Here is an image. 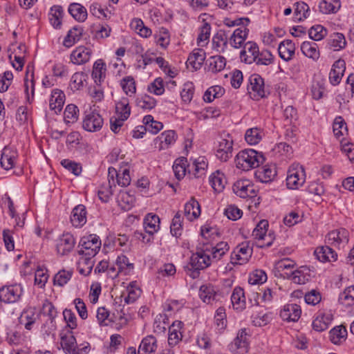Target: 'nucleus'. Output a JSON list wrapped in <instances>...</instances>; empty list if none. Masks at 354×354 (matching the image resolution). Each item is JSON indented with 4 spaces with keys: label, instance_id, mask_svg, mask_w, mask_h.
I'll return each mask as SVG.
<instances>
[{
    "label": "nucleus",
    "instance_id": "obj_1",
    "mask_svg": "<svg viewBox=\"0 0 354 354\" xmlns=\"http://www.w3.org/2000/svg\"><path fill=\"white\" fill-rule=\"evenodd\" d=\"M209 251V244L205 243L202 247H198L197 252L190 257L189 263L186 268L187 274L192 279L198 278L200 271L211 265L212 259L208 254Z\"/></svg>",
    "mask_w": 354,
    "mask_h": 354
},
{
    "label": "nucleus",
    "instance_id": "obj_2",
    "mask_svg": "<svg viewBox=\"0 0 354 354\" xmlns=\"http://www.w3.org/2000/svg\"><path fill=\"white\" fill-rule=\"evenodd\" d=\"M265 160L262 153L252 149L241 151L235 158L236 167L243 171L258 167Z\"/></svg>",
    "mask_w": 354,
    "mask_h": 354
},
{
    "label": "nucleus",
    "instance_id": "obj_3",
    "mask_svg": "<svg viewBox=\"0 0 354 354\" xmlns=\"http://www.w3.org/2000/svg\"><path fill=\"white\" fill-rule=\"evenodd\" d=\"M101 248V240L96 234L83 236L77 246L80 255L95 257Z\"/></svg>",
    "mask_w": 354,
    "mask_h": 354
},
{
    "label": "nucleus",
    "instance_id": "obj_4",
    "mask_svg": "<svg viewBox=\"0 0 354 354\" xmlns=\"http://www.w3.org/2000/svg\"><path fill=\"white\" fill-rule=\"evenodd\" d=\"M305 182V172L302 166L292 165L286 178V185L290 189H297Z\"/></svg>",
    "mask_w": 354,
    "mask_h": 354
},
{
    "label": "nucleus",
    "instance_id": "obj_5",
    "mask_svg": "<svg viewBox=\"0 0 354 354\" xmlns=\"http://www.w3.org/2000/svg\"><path fill=\"white\" fill-rule=\"evenodd\" d=\"M232 189L234 194L243 198H254L258 192L254 185L247 179L237 180L234 184Z\"/></svg>",
    "mask_w": 354,
    "mask_h": 354
},
{
    "label": "nucleus",
    "instance_id": "obj_6",
    "mask_svg": "<svg viewBox=\"0 0 354 354\" xmlns=\"http://www.w3.org/2000/svg\"><path fill=\"white\" fill-rule=\"evenodd\" d=\"M103 118L95 109H90L86 111L83 120V128L88 131L95 132L101 129L103 125Z\"/></svg>",
    "mask_w": 354,
    "mask_h": 354
},
{
    "label": "nucleus",
    "instance_id": "obj_7",
    "mask_svg": "<svg viewBox=\"0 0 354 354\" xmlns=\"http://www.w3.org/2000/svg\"><path fill=\"white\" fill-rule=\"evenodd\" d=\"M252 254V248L248 243L238 245L231 255V262L233 264L242 265L247 263Z\"/></svg>",
    "mask_w": 354,
    "mask_h": 354
},
{
    "label": "nucleus",
    "instance_id": "obj_8",
    "mask_svg": "<svg viewBox=\"0 0 354 354\" xmlns=\"http://www.w3.org/2000/svg\"><path fill=\"white\" fill-rule=\"evenodd\" d=\"M249 93L251 97L258 100L266 96L263 79L258 74H253L249 78Z\"/></svg>",
    "mask_w": 354,
    "mask_h": 354
},
{
    "label": "nucleus",
    "instance_id": "obj_9",
    "mask_svg": "<svg viewBox=\"0 0 354 354\" xmlns=\"http://www.w3.org/2000/svg\"><path fill=\"white\" fill-rule=\"evenodd\" d=\"M21 293L22 289L18 285L3 286L0 288V301L15 303L19 299Z\"/></svg>",
    "mask_w": 354,
    "mask_h": 354
},
{
    "label": "nucleus",
    "instance_id": "obj_10",
    "mask_svg": "<svg viewBox=\"0 0 354 354\" xmlns=\"http://www.w3.org/2000/svg\"><path fill=\"white\" fill-rule=\"evenodd\" d=\"M39 318V315L37 313V310L34 307H28L23 310L19 318V322L23 325L24 328L30 330L32 329L33 326Z\"/></svg>",
    "mask_w": 354,
    "mask_h": 354
},
{
    "label": "nucleus",
    "instance_id": "obj_11",
    "mask_svg": "<svg viewBox=\"0 0 354 354\" xmlns=\"http://www.w3.org/2000/svg\"><path fill=\"white\" fill-rule=\"evenodd\" d=\"M228 138H221L218 142L216 156L221 161L225 162L232 157L233 140L227 135Z\"/></svg>",
    "mask_w": 354,
    "mask_h": 354
},
{
    "label": "nucleus",
    "instance_id": "obj_12",
    "mask_svg": "<svg viewBox=\"0 0 354 354\" xmlns=\"http://www.w3.org/2000/svg\"><path fill=\"white\" fill-rule=\"evenodd\" d=\"M75 243V239L71 234H63L57 243V252L61 255L68 254L73 250Z\"/></svg>",
    "mask_w": 354,
    "mask_h": 354
},
{
    "label": "nucleus",
    "instance_id": "obj_13",
    "mask_svg": "<svg viewBox=\"0 0 354 354\" xmlns=\"http://www.w3.org/2000/svg\"><path fill=\"white\" fill-rule=\"evenodd\" d=\"M177 138L176 132L173 130L165 131L154 140V145L159 151L168 148L174 144Z\"/></svg>",
    "mask_w": 354,
    "mask_h": 354
},
{
    "label": "nucleus",
    "instance_id": "obj_14",
    "mask_svg": "<svg viewBox=\"0 0 354 354\" xmlns=\"http://www.w3.org/2000/svg\"><path fill=\"white\" fill-rule=\"evenodd\" d=\"M301 314L299 306L295 304H288L283 306L280 312V316L283 320L287 322H297Z\"/></svg>",
    "mask_w": 354,
    "mask_h": 354
},
{
    "label": "nucleus",
    "instance_id": "obj_15",
    "mask_svg": "<svg viewBox=\"0 0 354 354\" xmlns=\"http://www.w3.org/2000/svg\"><path fill=\"white\" fill-rule=\"evenodd\" d=\"M201 299L207 304L218 301L223 297L221 293L217 292L212 286L203 285L199 290Z\"/></svg>",
    "mask_w": 354,
    "mask_h": 354
},
{
    "label": "nucleus",
    "instance_id": "obj_16",
    "mask_svg": "<svg viewBox=\"0 0 354 354\" xmlns=\"http://www.w3.org/2000/svg\"><path fill=\"white\" fill-rule=\"evenodd\" d=\"M326 242L334 246H338L341 243H347L348 242V230L341 228L330 232L326 236Z\"/></svg>",
    "mask_w": 354,
    "mask_h": 354
},
{
    "label": "nucleus",
    "instance_id": "obj_17",
    "mask_svg": "<svg viewBox=\"0 0 354 354\" xmlns=\"http://www.w3.org/2000/svg\"><path fill=\"white\" fill-rule=\"evenodd\" d=\"M91 49L85 46L76 48L71 55V60L75 64H83L87 62L91 56Z\"/></svg>",
    "mask_w": 354,
    "mask_h": 354
},
{
    "label": "nucleus",
    "instance_id": "obj_18",
    "mask_svg": "<svg viewBox=\"0 0 354 354\" xmlns=\"http://www.w3.org/2000/svg\"><path fill=\"white\" fill-rule=\"evenodd\" d=\"M71 222L75 227H81L86 223V209L84 205H78L73 209Z\"/></svg>",
    "mask_w": 354,
    "mask_h": 354
},
{
    "label": "nucleus",
    "instance_id": "obj_19",
    "mask_svg": "<svg viewBox=\"0 0 354 354\" xmlns=\"http://www.w3.org/2000/svg\"><path fill=\"white\" fill-rule=\"evenodd\" d=\"M259 52L258 45L253 41H248L245 44L243 49L240 53L241 59H244L245 63L251 64L255 60Z\"/></svg>",
    "mask_w": 354,
    "mask_h": 354
},
{
    "label": "nucleus",
    "instance_id": "obj_20",
    "mask_svg": "<svg viewBox=\"0 0 354 354\" xmlns=\"http://www.w3.org/2000/svg\"><path fill=\"white\" fill-rule=\"evenodd\" d=\"M345 71V62L344 60L339 59L336 61L329 73V80L333 85H337L343 76Z\"/></svg>",
    "mask_w": 354,
    "mask_h": 354
},
{
    "label": "nucleus",
    "instance_id": "obj_21",
    "mask_svg": "<svg viewBox=\"0 0 354 354\" xmlns=\"http://www.w3.org/2000/svg\"><path fill=\"white\" fill-rule=\"evenodd\" d=\"M314 254L321 262L335 261L337 260V253L329 246H320L315 249Z\"/></svg>",
    "mask_w": 354,
    "mask_h": 354
},
{
    "label": "nucleus",
    "instance_id": "obj_22",
    "mask_svg": "<svg viewBox=\"0 0 354 354\" xmlns=\"http://www.w3.org/2000/svg\"><path fill=\"white\" fill-rule=\"evenodd\" d=\"M61 346L66 354H79L76 339L71 332L61 337Z\"/></svg>",
    "mask_w": 354,
    "mask_h": 354
},
{
    "label": "nucleus",
    "instance_id": "obj_23",
    "mask_svg": "<svg viewBox=\"0 0 354 354\" xmlns=\"http://www.w3.org/2000/svg\"><path fill=\"white\" fill-rule=\"evenodd\" d=\"M157 340L153 335L142 339L138 350V354H151L157 349Z\"/></svg>",
    "mask_w": 354,
    "mask_h": 354
},
{
    "label": "nucleus",
    "instance_id": "obj_24",
    "mask_svg": "<svg viewBox=\"0 0 354 354\" xmlns=\"http://www.w3.org/2000/svg\"><path fill=\"white\" fill-rule=\"evenodd\" d=\"M295 44L290 39L281 41L278 47L279 55L285 61L290 60L295 54Z\"/></svg>",
    "mask_w": 354,
    "mask_h": 354
},
{
    "label": "nucleus",
    "instance_id": "obj_25",
    "mask_svg": "<svg viewBox=\"0 0 354 354\" xmlns=\"http://www.w3.org/2000/svg\"><path fill=\"white\" fill-rule=\"evenodd\" d=\"M106 67L105 62L99 59L96 60L93 66L92 77L97 84H100L106 77Z\"/></svg>",
    "mask_w": 354,
    "mask_h": 354
},
{
    "label": "nucleus",
    "instance_id": "obj_26",
    "mask_svg": "<svg viewBox=\"0 0 354 354\" xmlns=\"http://www.w3.org/2000/svg\"><path fill=\"white\" fill-rule=\"evenodd\" d=\"M231 301L234 309L242 310L246 307L245 296L242 288L237 286L232 292Z\"/></svg>",
    "mask_w": 354,
    "mask_h": 354
},
{
    "label": "nucleus",
    "instance_id": "obj_27",
    "mask_svg": "<svg viewBox=\"0 0 354 354\" xmlns=\"http://www.w3.org/2000/svg\"><path fill=\"white\" fill-rule=\"evenodd\" d=\"M65 101V95L63 91L59 89L53 91L50 98V108L57 113L60 112L63 108Z\"/></svg>",
    "mask_w": 354,
    "mask_h": 354
},
{
    "label": "nucleus",
    "instance_id": "obj_28",
    "mask_svg": "<svg viewBox=\"0 0 354 354\" xmlns=\"http://www.w3.org/2000/svg\"><path fill=\"white\" fill-rule=\"evenodd\" d=\"M184 214L189 221L197 218L201 214V207L198 202L194 198L185 205Z\"/></svg>",
    "mask_w": 354,
    "mask_h": 354
},
{
    "label": "nucleus",
    "instance_id": "obj_29",
    "mask_svg": "<svg viewBox=\"0 0 354 354\" xmlns=\"http://www.w3.org/2000/svg\"><path fill=\"white\" fill-rule=\"evenodd\" d=\"M205 59V53L202 49L194 50L188 57L187 64L194 70L199 69Z\"/></svg>",
    "mask_w": 354,
    "mask_h": 354
},
{
    "label": "nucleus",
    "instance_id": "obj_30",
    "mask_svg": "<svg viewBox=\"0 0 354 354\" xmlns=\"http://www.w3.org/2000/svg\"><path fill=\"white\" fill-rule=\"evenodd\" d=\"M68 12L79 22H84L87 18V10L78 3H72L68 7Z\"/></svg>",
    "mask_w": 354,
    "mask_h": 354
},
{
    "label": "nucleus",
    "instance_id": "obj_31",
    "mask_svg": "<svg viewBox=\"0 0 354 354\" xmlns=\"http://www.w3.org/2000/svg\"><path fill=\"white\" fill-rule=\"evenodd\" d=\"M208 71L213 73H218L224 69L226 65V59L221 55L212 56L207 60Z\"/></svg>",
    "mask_w": 354,
    "mask_h": 354
},
{
    "label": "nucleus",
    "instance_id": "obj_32",
    "mask_svg": "<svg viewBox=\"0 0 354 354\" xmlns=\"http://www.w3.org/2000/svg\"><path fill=\"white\" fill-rule=\"evenodd\" d=\"M159 223L160 218L157 215L151 214H147L144 220L145 232L150 235H153L158 230L160 227Z\"/></svg>",
    "mask_w": 354,
    "mask_h": 354
},
{
    "label": "nucleus",
    "instance_id": "obj_33",
    "mask_svg": "<svg viewBox=\"0 0 354 354\" xmlns=\"http://www.w3.org/2000/svg\"><path fill=\"white\" fill-rule=\"evenodd\" d=\"M301 50L305 56L315 61L317 60L320 55L317 44L313 41H304L301 46Z\"/></svg>",
    "mask_w": 354,
    "mask_h": 354
},
{
    "label": "nucleus",
    "instance_id": "obj_34",
    "mask_svg": "<svg viewBox=\"0 0 354 354\" xmlns=\"http://www.w3.org/2000/svg\"><path fill=\"white\" fill-rule=\"evenodd\" d=\"M246 335L247 333L245 328L241 329L238 332L236 337L230 344V350L232 352L236 351L239 349L245 351L248 345Z\"/></svg>",
    "mask_w": 354,
    "mask_h": 354
},
{
    "label": "nucleus",
    "instance_id": "obj_35",
    "mask_svg": "<svg viewBox=\"0 0 354 354\" xmlns=\"http://www.w3.org/2000/svg\"><path fill=\"white\" fill-rule=\"evenodd\" d=\"M83 33V28L80 26H75L72 29H71L67 35L65 37L64 40V45L66 47H71L75 43L78 41Z\"/></svg>",
    "mask_w": 354,
    "mask_h": 354
},
{
    "label": "nucleus",
    "instance_id": "obj_36",
    "mask_svg": "<svg viewBox=\"0 0 354 354\" xmlns=\"http://www.w3.org/2000/svg\"><path fill=\"white\" fill-rule=\"evenodd\" d=\"M276 175L277 171L275 168L268 166L259 168L256 171V176L263 183H269L272 181Z\"/></svg>",
    "mask_w": 354,
    "mask_h": 354
},
{
    "label": "nucleus",
    "instance_id": "obj_37",
    "mask_svg": "<svg viewBox=\"0 0 354 354\" xmlns=\"http://www.w3.org/2000/svg\"><path fill=\"white\" fill-rule=\"evenodd\" d=\"M339 0H322L319 5L321 12L324 14L335 13L340 8Z\"/></svg>",
    "mask_w": 354,
    "mask_h": 354
},
{
    "label": "nucleus",
    "instance_id": "obj_38",
    "mask_svg": "<svg viewBox=\"0 0 354 354\" xmlns=\"http://www.w3.org/2000/svg\"><path fill=\"white\" fill-rule=\"evenodd\" d=\"M330 339L335 344H339L346 340L347 330L345 327L338 326L330 331Z\"/></svg>",
    "mask_w": 354,
    "mask_h": 354
},
{
    "label": "nucleus",
    "instance_id": "obj_39",
    "mask_svg": "<svg viewBox=\"0 0 354 354\" xmlns=\"http://www.w3.org/2000/svg\"><path fill=\"white\" fill-rule=\"evenodd\" d=\"M63 9L60 6H53L50 9L49 20L51 25L55 28H59L62 25Z\"/></svg>",
    "mask_w": 354,
    "mask_h": 354
},
{
    "label": "nucleus",
    "instance_id": "obj_40",
    "mask_svg": "<svg viewBox=\"0 0 354 354\" xmlns=\"http://www.w3.org/2000/svg\"><path fill=\"white\" fill-rule=\"evenodd\" d=\"M115 266L118 272L115 276H118L120 272H124V274H129L133 269V264L129 261L128 258L124 255L118 256L115 261Z\"/></svg>",
    "mask_w": 354,
    "mask_h": 354
},
{
    "label": "nucleus",
    "instance_id": "obj_41",
    "mask_svg": "<svg viewBox=\"0 0 354 354\" xmlns=\"http://www.w3.org/2000/svg\"><path fill=\"white\" fill-rule=\"evenodd\" d=\"M209 248L210 249L209 252L211 253L212 259L218 261L229 250V245L227 242L221 241L215 246L209 245Z\"/></svg>",
    "mask_w": 354,
    "mask_h": 354
},
{
    "label": "nucleus",
    "instance_id": "obj_42",
    "mask_svg": "<svg viewBox=\"0 0 354 354\" xmlns=\"http://www.w3.org/2000/svg\"><path fill=\"white\" fill-rule=\"evenodd\" d=\"M261 139L262 131L259 128H251L248 129L245 132V140L249 145H257Z\"/></svg>",
    "mask_w": 354,
    "mask_h": 354
},
{
    "label": "nucleus",
    "instance_id": "obj_43",
    "mask_svg": "<svg viewBox=\"0 0 354 354\" xmlns=\"http://www.w3.org/2000/svg\"><path fill=\"white\" fill-rule=\"evenodd\" d=\"M209 182L212 185V188L218 192H221L225 185V180L223 174L217 171L214 173L209 178Z\"/></svg>",
    "mask_w": 354,
    "mask_h": 354
},
{
    "label": "nucleus",
    "instance_id": "obj_44",
    "mask_svg": "<svg viewBox=\"0 0 354 354\" xmlns=\"http://www.w3.org/2000/svg\"><path fill=\"white\" fill-rule=\"evenodd\" d=\"M187 158L184 157L176 159L173 165V170L177 179L183 178L186 173Z\"/></svg>",
    "mask_w": 354,
    "mask_h": 354
},
{
    "label": "nucleus",
    "instance_id": "obj_45",
    "mask_svg": "<svg viewBox=\"0 0 354 354\" xmlns=\"http://www.w3.org/2000/svg\"><path fill=\"white\" fill-rule=\"evenodd\" d=\"M225 93L224 88L220 86H214L209 88L203 95V100L206 102H211L215 98L221 97Z\"/></svg>",
    "mask_w": 354,
    "mask_h": 354
},
{
    "label": "nucleus",
    "instance_id": "obj_46",
    "mask_svg": "<svg viewBox=\"0 0 354 354\" xmlns=\"http://www.w3.org/2000/svg\"><path fill=\"white\" fill-rule=\"evenodd\" d=\"M15 156L14 153L9 151L5 148L0 158V165L6 170L12 169L15 165Z\"/></svg>",
    "mask_w": 354,
    "mask_h": 354
},
{
    "label": "nucleus",
    "instance_id": "obj_47",
    "mask_svg": "<svg viewBox=\"0 0 354 354\" xmlns=\"http://www.w3.org/2000/svg\"><path fill=\"white\" fill-rule=\"evenodd\" d=\"M328 44L337 50L344 48L346 45V41L342 33L334 32L330 35Z\"/></svg>",
    "mask_w": 354,
    "mask_h": 354
},
{
    "label": "nucleus",
    "instance_id": "obj_48",
    "mask_svg": "<svg viewBox=\"0 0 354 354\" xmlns=\"http://www.w3.org/2000/svg\"><path fill=\"white\" fill-rule=\"evenodd\" d=\"M93 257L84 256L79 262V272L85 276L88 275L93 269L94 262L92 260Z\"/></svg>",
    "mask_w": 354,
    "mask_h": 354
},
{
    "label": "nucleus",
    "instance_id": "obj_49",
    "mask_svg": "<svg viewBox=\"0 0 354 354\" xmlns=\"http://www.w3.org/2000/svg\"><path fill=\"white\" fill-rule=\"evenodd\" d=\"M116 113L118 116L124 119H128L131 114V108L129 105V100L127 98H122L115 105Z\"/></svg>",
    "mask_w": 354,
    "mask_h": 354
},
{
    "label": "nucleus",
    "instance_id": "obj_50",
    "mask_svg": "<svg viewBox=\"0 0 354 354\" xmlns=\"http://www.w3.org/2000/svg\"><path fill=\"white\" fill-rule=\"evenodd\" d=\"M274 57L270 51L268 50H263L258 53L257 58L253 60L257 65L268 66L272 64Z\"/></svg>",
    "mask_w": 354,
    "mask_h": 354
},
{
    "label": "nucleus",
    "instance_id": "obj_51",
    "mask_svg": "<svg viewBox=\"0 0 354 354\" xmlns=\"http://www.w3.org/2000/svg\"><path fill=\"white\" fill-rule=\"evenodd\" d=\"M339 301L344 306L354 304V286H350L344 290L339 296Z\"/></svg>",
    "mask_w": 354,
    "mask_h": 354
},
{
    "label": "nucleus",
    "instance_id": "obj_52",
    "mask_svg": "<svg viewBox=\"0 0 354 354\" xmlns=\"http://www.w3.org/2000/svg\"><path fill=\"white\" fill-rule=\"evenodd\" d=\"M268 227V221L261 220L253 230L252 236L260 242L265 238V236L267 234Z\"/></svg>",
    "mask_w": 354,
    "mask_h": 354
},
{
    "label": "nucleus",
    "instance_id": "obj_53",
    "mask_svg": "<svg viewBox=\"0 0 354 354\" xmlns=\"http://www.w3.org/2000/svg\"><path fill=\"white\" fill-rule=\"evenodd\" d=\"M267 280V274L263 270H256L250 273L248 283L251 285L262 284Z\"/></svg>",
    "mask_w": 354,
    "mask_h": 354
},
{
    "label": "nucleus",
    "instance_id": "obj_54",
    "mask_svg": "<svg viewBox=\"0 0 354 354\" xmlns=\"http://www.w3.org/2000/svg\"><path fill=\"white\" fill-rule=\"evenodd\" d=\"M90 12L93 16L102 19H109L111 15L110 11L104 10L98 3H93L91 5Z\"/></svg>",
    "mask_w": 354,
    "mask_h": 354
},
{
    "label": "nucleus",
    "instance_id": "obj_55",
    "mask_svg": "<svg viewBox=\"0 0 354 354\" xmlns=\"http://www.w3.org/2000/svg\"><path fill=\"white\" fill-rule=\"evenodd\" d=\"M120 85L127 95H132L136 93V82L131 76L124 77L121 80Z\"/></svg>",
    "mask_w": 354,
    "mask_h": 354
},
{
    "label": "nucleus",
    "instance_id": "obj_56",
    "mask_svg": "<svg viewBox=\"0 0 354 354\" xmlns=\"http://www.w3.org/2000/svg\"><path fill=\"white\" fill-rule=\"evenodd\" d=\"M182 217L179 212H177L174 216L171 226L170 231L173 236L178 237L181 235L182 233Z\"/></svg>",
    "mask_w": 354,
    "mask_h": 354
},
{
    "label": "nucleus",
    "instance_id": "obj_57",
    "mask_svg": "<svg viewBox=\"0 0 354 354\" xmlns=\"http://www.w3.org/2000/svg\"><path fill=\"white\" fill-rule=\"evenodd\" d=\"M326 29L321 25L313 26L308 31L310 38L314 41L322 40L326 35Z\"/></svg>",
    "mask_w": 354,
    "mask_h": 354
},
{
    "label": "nucleus",
    "instance_id": "obj_58",
    "mask_svg": "<svg viewBox=\"0 0 354 354\" xmlns=\"http://www.w3.org/2000/svg\"><path fill=\"white\" fill-rule=\"evenodd\" d=\"M78 108L74 104H68L64 111L66 123H73L77 120Z\"/></svg>",
    "mask_w": 354,
    "mask_h": 354
},
{
    "label": "nucleus",
    "instance_id": "obj_59",
    "mask_svg": "<svg viewBox=\"0 0 354 354\" xmlns=\"http://www.w3.org/2000/svg\"><path fill=\"white\" fill-rule=\"evenodd\" d=\"M310 8L308 5L304 2H297L295 4V14L299 16L298 20L302 21L309 16Z\"/></svg>",
    "mask_w": 354,
    "mask_h": 354
},
{
    "label": "nucleus",
    "instance_id": "obj_60",
    "mask_svg": "<svg viewBox=\"0 0 354 354\" xmlns=\"http://www.w3.org/2000/svg\"><path fill=\"white\" fill-rule=\"evenodd\" d=\"M13 80V74L11 71H5L0 74V93H4L8 91Z\"/></svg>",
    "mask_w": 354,
    "mask_h": 354
},
{
    "label": "nucleus",
    "instance_id": "obj_61",
    "mask_svg": "<svg viewBox=\"0 0 354 354\" xmlns=\"http://www.w3.org/2000/svg\"><path fill=\"white\" fill-rule=\"evenodd\" d=\"M72 277L71 271L60 270L54 277V284L63 286L68 283Z\"/></svg>",
    "mask_w": 354,
    "mask_h": 354
},
{
    "label": "nucleus",
    "instance_id": "obj_62",
    "mask_svg": "<svg viewBox=\"0 0 354 354\" xmlns=\"http://www.w3.org/2000/svg\"><path fill=\"white\" fill-rule=\"evenodd\" d=\"M330 319L324 315L317 317L313 322V328L314 330L322 332L328 328Z\"/></svg>",
    "mask_w": 354,
    "mask_h": 354
},
{
    "label": "nucleus",
    "instance_id": "obj_63",
    "mask_svg": "<svg viewBox=\"0 0 354 354\" xmlns=\"http://www.w3.org/2000/svg\"><path fill=\"white\" fill-rule=\"evenodd\" d=\"M194 93V86L192 83L187 82L183 85V88L180 92L182 100L185 103H189L192 100Z\"/></svg>",
    "mask_w": 354,
    "mask_h": 354
},
{
    "label": "nucleus",
    "instance_id": "obj_64",
    "mask_svg": "<svg viewBox=\"0 0 354 354\" xmlns=\"http://www.w3.org/2000/svg\"><path fill=\"white\" fill-rule=\"evenodd\" d=\"M156 100L154 98L144 95L136 100V105L142 109H151L156 106Z\"/></svg>",
    "mask_w": 354,
    "mask_h": 354
}]
</instances>
